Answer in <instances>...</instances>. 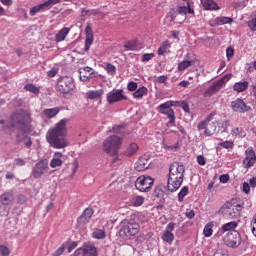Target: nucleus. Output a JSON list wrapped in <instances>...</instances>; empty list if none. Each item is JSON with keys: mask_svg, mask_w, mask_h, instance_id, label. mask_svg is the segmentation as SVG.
<instances>
[{"mask_svg": "<svg viewBox=\"0 0 256 256\" xmlns=\"http://www.w3.org/2000/svg\"><path fill=\"white\" fill-rule=\"evenodd\" d=\"M68 123L69 119L64 118L46 133V141L53 149H65V147L69 146V141L66 138Z\"/></svg>", "mask_w": 256, "mask_h": 256, "instance_id": "obj_1", "label": "nucleus"}, {"mask_svg": "<svg viewBox=\"0 0 256 256\" xmlns=\"http://www.w3.org/2000/svg\"><path fill=\"white\" fill-rule=\"evenodd\" d=\"M183 179H185V166L177 162L171 164L167 184L168 191L175 193L183 185Z\"/></svg>", "mask_w": 256, "mask_h": 256, "instance_id": "obj_2", "label": "nucleus"}, {"mask_svg": "<svg viewBox=\"0 0 256 256\" xmlns=\"http://www.w3.org/2000/svg\"><path fill=\"white\" fill-rule=\"evenodd\" d=\"M29 119V113L25 110H19L18 112L13 113L10 117L9 123L7 124L8 131H10V133H12L14 129H18V131H25Z\"/></svg>", "mask_w": 256, "mask_h": 256, "instance_id": "obj_3", "label": "nucleus"}, {"mask_svg": "<svg viewBox=\"0 0 256 256\" xmlns=\"http://www.w3.org/2000/svg\"><path fill=\"white\" fill-rule=\"evenodd\" d=\"M121 145H123V139L117 135H111L105 139L103 151L108 155L115 156L119 153Z\"/></svg>", "mask_w": 256, "mask_h": 256, "instance_id": "obj_4", "label": "nucleus"}, {"mask_svg": "<svg viewBox=\"0 0 256 256\" xmlns=\"http://www.w3.org/2000/svg\"><path fill=\"white\" fill-rule=\"evenodd\" d=\"M120 225V235L121 237H126V239H131V237H135V235L139 234V231L141 229L139 223L132 220H123Z\"/></svg>", "mask_w": 256, "mask_h": 256, "instance_id": "obj_5", "label": "nucleus"}, {"mask_svg": "<svg viewBox=\"0 0 256 256\" xmlns=\"http://www.w3.org/2000/svg\"><path fill=\"white\" fill-rule=\"evenodd\" d=\"M56 89L62 95H69L75 91V80L73 77L64 76L58 78Z\"/></svg>", "mask_w": 256, "mask_h": 256, "instance_id": "obj_6", "label": "nucleus"}, {"mask_svg": "<svg viewBox=\"0 0 256 256\" xmlns=\"http://www.w3.org/2000/svg\"><path fill=\"white\" fill-rule=\"evenodd\" d=\"M241 205L226 202L219 210L221 215H224L227 219H238L241 217Z\"/></svg>", "mask_w": 256, "mask_h": 256, "instance_id": "obj_7", "label": "nucleus"}, {"mask_svg": "<svg viewBox=\"0 0 256 256\" xmlns=\"http://www.w3.org/2000/svg\"><path fill=\"white\" fill-rule=\"evenodd\" d=\"M176 103L173 100L166 101L157 107L161 115H166L169 119L168 125H175V111L171 107H175Z\"/></svg>", "mask_w": 256, "mask_h": 256, "instance_id": "obj_8", "label": "nucleus"}, {"mask_svg": "<svg viewBox=\"0 0 256 256\" xmlns=\"http://www.w3.org/2000/svg\"><path fill=\"white\" fill-rule=\"evenodd\" d=\"M153 185H155V179L147 175H141L135 181V187L140 193H149Z\"/></svg>", "mask_w": 256, "mask_h": 256, "instance_id": "obj_9", "label": "nucleus"}, {"mask_svg": "<svg viewBox=\"0 0 256 256\" xmlns=\"http://www.w3.org/2000/svg\"><path fill=\"white\" fill-rule=\"evenodd\" d=\"M48 170L49 161L47 159H42L34 165L31 175L34 179H41V177H43Z\"/></svg>", "mask_w": 256, "mask_h": 256, "instance_id": "obj_10", "label": "nucleus"}, {"mask_svg": "<svg viewBox=\"0 0 256 256\" xmlns=\"http://www.w3.org/2000/svg\"><path fill=\"white\" fill-rule=\"evenodd\" d=\"M106 99L110 105H113L119 101H127V96H125L123 89H113L107 94Z\"/></svg>", "mask_w": 256, "mask_h": 256, "instance_id": "obj_11", "label": "nucleus"}, {"mask_svg": "<svg viewBox=\"0 0 256 256\" xmlns=\"http://www.w3.org/2000/svg\"><path fill=\"white\" fill-rule=\"evenodd\" d=\"M256 163V154L253 147H249L245 151V158L243 159L242 165L244 169H251V167H255Z\"/></svg>", "mask_w": 256, "mask_h": 256, "instance_id": "obj_12", "label": "nucleus"}, {"mask_svg": "<svg viewBox=\"0 0 256 256\" xmlns=\"http://www.w3.org/2000/svg\"><path fill=\"white\" fill-rule=\"evenodd\" d=\"M227 81V77L224 76L220 78L219 80L215 81L205 92L204 97H213L215 93H219L221 91V88L223 87V84H225Z\"/></svg>", "mask_w": 256, "mask_h": 256, "instance_id": "obj_13", "label": "nucleus"}, {"mask_svg": "<svg viewBox=\"0 0 256 256\" xmlns=\"http://www.w3.org/2000/svg\"><path fill=\"white\" fill-rule=\"evenodd\" d=\"M173 231H175V222H170L166 226L161 236V239L164 241V243L171 245L173 241H175V234H173Z\"/></svg>", "mask_w": 256, "mask_h": 256, "instance_id": "obj_14", "label": "nucleus"}, {"mask_svg": "<svg viewBox=\"0 0 256 256\" xmlns=\"http://www.w3.org/2000/svg\"><path fill=\"white\" fill-rule=\"evenodd\" d=\"M224 243L227 247H232V249H237L241 245V235L238 232L228 233L224 238Z\"/></svg>", "mask_w": 256, "mask_h": 256, "instance_id": "obj_15", "label": "nucleus"}, {"mask_svg": "<svg viewBox=\"0 0 256 256\" xmlns=\"http://www.w3.org/2000/svg\"><path fill=\"white\" fill-rule=\"evenodd\" d=\"M97 247L93 245H85L76 249L74 256H98Z\"/></svg>", "mask_w": 256, "mask_h": 256, "instance_id": "obj_16", "label": "nucleus"}, {"mask_svg": "<svg viewBox=\"0 0 256 256\" xmlns=\"http://www.w3.org/2000/svg\"><path fill=\"white\" fill-rule=\"evenodd\" d=\"M151 165V157L147 154L140 156L139 160L135 164L136 171H147Z\"/></svg>", "mask_w": 256, "mask_h": 256, "instance_id": "obj_17", "label": "nucleus"}, {"mask_svg": "<svg viewBox=\"0 0 256 256\" xmlns=\"http://www.w3.org/2000/svg\"><path fill=\"white\" fill-rule=\"evenodd\" d=\"M231 107L233 111H235L236 113H247V111L251 110V107L247 106L245 101H243V99L241 98H238L235 101H233L231 103Z\"/></svg>", "mask_w": 256, "mask_h": 256, "instance_id": "obj_18", "label": "nucleus"}, {"mask_svg": "<svg viewBox=\"0 0 256 256\" xmlns=\"http://www.w3.org/2000/svg\"><path fill=\"white\" fill-rule=\"evenodd\" d=\"M139 152V144L132 142L125 146L122 151V155L124 157H135V155Z\"/></svg>", "mask_w": 256, "mask_h": 256, "instance_id": "obj_19", "label": "nucleus"}, {"mask_svg": "<svg viewBox=\"0 0 256 256\" xmlns=\"http://www.w3.org/2000/svg\"><path fill=\"white\" fill-rule=\"evenodd\" d=\"M15 201V194L13 191H6L0 195V203L5 206L13 205Z\"/></svg>", "mask_w": 256, "mask_h": 256, "instance_id": "obj_20", "label": "nucleus"}, {"mask_svg": "<svg viewBox=\"0 0 256 256\" xmlns=\"http://www.w3.org/2000/svg\"><path fill=\"white\" fill-rule=\"evenodd\" d=\"M93 213L94 211L92 208H86L78 218V225H86V223H89L91 217H93Z\"/></svg>", "mask_w": 256, "mask_h": 256, "instance_id": "obj_21", "label": "nucleus"}, {"mask_svg": "<svg viewBox=\"0 0 256 256\" xmlns=\"http://www.w3.org/2000/svg\"><path fill=\"white\" fill-rule=\"evenodd\" d=\"M93 68L86 66L79 69V78L80 81H83V83H86V81H90L91 75H93Z\"/></svg>", "mask_w": 256, "mask_h": 256, "instance_id": "obj_22", "label": "nucleus"}, {"mask_svg": "<svg viewBox=\"0 0 256 256\" xmlns=\"http://www.w3.org/2000/svg\"><path fill=\"white\" fill-rule=\"evenodd\" d=\"M62 166H63V153L55 152L52 160L50 161V167L51 169H56V167H62Z\"/></svg>", "mask_w": 256, "mask_h": 256, "instance_id": "obj_23", "label": "nucleus"}, {"mask_svg": "<svg viewBox=\"0 0 256 256\" xmlns=\"http://www.w3.org/2000/svg\"><path fill=\"white\" fill-rule=\"evenodd\" d=\"M85 33H86V40H85V47L84 50L85 51H89V49H91V45H93V29L91 28V26H87L85 28Z\"/></svg>", "mask_w": 256, "mask_h": 256, "instance_id": "obj_24", "label": "nucleus"}, {"mask_svg": "<svg viewBox=\"0 0 256 256\" xmlns=\"http://www.w3.org/2000/svg\"><path fill=\"white\" fill-rule=\"evenodd\" d=\"M71 31V28L64 27L55 36L56 43H61L67 39V36L69 35Z\"/></svg>", "mask_w": 256, "mask_h": 256, "instance_id": "obj_25", "label": "nucleus"}, {"mask_svg": "<svg viewBox=\"0 0 256 256\" xmlns=\"http://www.w3.org/2000/svg\"><path fill=\"white\" fill-rule=\"evenodd\" d=\"M57 3H61V0H47L46 2L42 4H38V8L41 12L49 11L53 5H57Z\"/></svg>", "mask_w": 256, "mask_h": 256, "instance_id": "obj_26", "label": "nucleus"}, {"mask_svg": "<svg viewBox=\"0 0 256 256\" xmlns=\"http://www.w3.org/2000/svg\"><path fill=\"white\" fill-rule=\"evenodd\" d=\"M249 89V82L244 81V82H236L233 85V91H236V93H243Z\"/></svg>", "mask_w": 256, "mask_h": 256, "instance_id": "obj_27", "label": "nucleus"}, {"mask_svg": "<svg viewBox=\"0 0 256 256\" xmlns=\"http://www.w3.org/2000/svg\"><path fill=\"white\" fill-rule=\"evenodd\" d=\"M202 5L206 11H219V5L213 0H204Z\"/></svg>", "mask_w": 256, "mask_h": 256, "instance_id": "obj_28", "label": "nucleus"}, {"mask_svg": "<svg viewBox=\"0 0 256 256\" xmlns=\"http://www.w3.org/2000/svg\"><path fill=\"white\" fill-rule=\"evenodd\" d=\"M178 15H187L189 13L190 15H195V10L191 8V5L187 3V6H178L176 8Z\"/></svg>", "mask_w": 256, "mask_h": 256, "instance_id": "obj_29", "label": "nucleus"}, {"mask_svg": "<svg viewBox=\"0 0 256 256\" xmlns=\"http://www.w3.org/2000/svg\"><path fill=\"white\" fill-rule=\"evenodd\" d=\"M148 93H149V90L147 89V87L142 86L136 89L132 95L134 99H143L145 95H147Z\"/></svg>", "mask_w": 256, "mask_h": 256, "instance_id": "obj_30", "label": "nucleus"}, {"mask_svg": "<svg viewBox=\"0 0 256 256\" xmlns=\"http://www.w3.org/2000/svg\"><path fill=\"white\" fill-rule=\"evenodd\" d=\"M103 93H105V91L103 89H99V90H91L89 92H87V97L88 99H101V97L103 96Z\"/></svg>", "mask_w": 256, "mask_h": 256, "instance_id": "obj_31", "label": "nucleus"}, {"mask_svg": "<svg viewBox=\"0 0 256 256\" xmlns=\"http://www.w3.org/2000/svg\"><path fill=\"white\" fill-rule=\"evenodd\" d=\"M59 111H61V109H59V107L45 109V110H44V115H45V117H47L48 119H53V117H56V116H57V114L59 113Z\"/></svg>", "mask_w": 256, "mask_h": 256, "instance_id": "obj_32", "label": "nucleus"}, {"mask_svg": "<svg viewBox=\"0 0 256 256\" xmlns=\"http://www.w3.org/2000/svg\"><path fill=\"white\" fill-rule=\"evenodd\" d=\"M169 49H171V43L169 42V40H165L161 43L158 49V55H165V53H167Z\"/></svg>", "mask_w": 256, "mask_h": 256, "instance_id": "obj_33", "label": "nucleus"}, {"mask_svg": "<svg viewBox=\"0 0 256 256\" xmlns=\"http://www.w3.org/2000/svg\"><path fill=\"white\" fill-rule=\"evenodd\" d=\"M216 25H227L233 23V18L227 16H220L215 19Z\"/></svg>", "mask_w": 256, "mask_h": 256, "instance_id": "obj_34", "label": "nucleus"}, {"mask_svg": "<svg viewBox=\"0 0 256 256\" xmlns=\"http://www.w3.org/2000/svg\"><path fill=\"white\" fill-rule=\"evenodd\" d=\"M23 135L24 136H23L22 140L19 138V134L16 135V137H17L16 143L19 145V143H21V141H23V143L26 147H31V145H33V141L31 140V137H29L25 134H23Z\"/></svg>", "mask_w": 256, "mask_h": 256, "instance_id": "obj_35", "label": "nucleus"}, {"mask_svg": "<svg viewBox=\"0 0 256 256\" xmlns=\"http://www.w3.org/2000/svg\"><path fill=\"white\" fill-rule=\"evenodd\" d=\"M235 229H237V222L236 221L228 222V223L222 225V231L224 233L227 232V231H235Z\"/></svg>", "mask_w": 256, "mask_h": 256, "instance_id": "obj_36", "label": "nucleus"}, {"mask_svg": "<svg viewBox=\"0 0 256 256\" xmlns=\"http://www.w3.org/2000/svg\"><path fill=\"white\" fill-rule=\"evenodd\" d=\"M92 237L94 239H105L107 237V234L105 233V230L96 228L92 233Z\"/></svg>", "mask_w": 256, "mask_h": 256, "instance_id": "obj_37", "label": "nucleus"}, {"mask_svg": "<svg viewBox=\"0 0 256 256\" xmlns=\"http://www.w3.org/2000/svg\"><path fill=\"white\" fill-rule=\"evenodd\" d=\"M211 119H213V114H209L205 120L201 121L199 124H198V131H201L203 129H205L207 127V125H209Z\"/></svg>", "mask_w": 256, "mask_h": 256, "instance_id": "obj_38", "label": "nucleus"}, {"mask_svg": "<svg viewBox=\"0 0 256 256\" xmlns=\"http://www.w3.org/2000/svg\"><path fill=\"white\" fill-rule=\"evenodd\" d=\"M187 195H189V187L188 186H184V187H182V189L178 193V201H179V203H182L183 199H185V197H187Z\"/></svg>", "mask_w": 256, "mask_h": 256, "instance_id": "obj_39", "label": "nucleus"}, {"mask_svg": "<svg viewBox=\"0 0 256 256\" xmlns=\"http://www.w3.org/2000/svg\"><path fill=\"white\" fill-rule=\"evenodd\" d=\"M205 237H211L213 235V222H208L203 230Z\"/></svg>", "mask_w": 256, "mask_h": 256, "instance_id": "obj_40", "label": "nucleus"}, {"mask_svg": "<svg viewBox=\"0 0 256 256\" xmlns=\"http://www.w3.org/2000/svg\"><path fill=\"white\" fill-rule=\"evenodd\" d=\"M175 107H181L185 113H190L191 109L189 108V104L185 101H174Z\"/></svg>", "mask_w": 256, "mask_h": 256, "instance_id": "obj_41", "label": "nucleus"}, {"mask_svg": "<svg viewBox=\"0 0 256 256\" xmlns=\"http://www.w3.org/2000/svg\"><path fill=\"white\" fill-rule=\"evenodd\" d=\"M193 65V61L184 60L178 64V71H185V69L191 67Z\"/></svg>", "mask_w": 256, "mask_h": 256, "instance_id": "obj_42", "label": "nucleus"}, {"mask_svg": "<svg viewBox=\"0 0 256 256\" xmlns=\"http://www.w3.org/2000/svg\"><path fill=\"white\" fill-rule=\"evenodd\" d=\"M125 51H135L137 49V42L135 40L128 41L124 45Z\"/></svg>", "mask_w": 256, "mask_h": 256, "instance_id": "obj_43", "label": "nucleus"}, {"mask_svg": "<svg viewBox=\"0 0 256 256\" xmlns=\"http://www.w3.org/2000/svg\"><path fill=\"white\" fill-rule=\"evenodd\" d=\"M132 203H133L134 207H141V205H143L145 203V197H143V196H136L133 199Z\"/></svg>", "mask_w": 256, "mask_h": 256, "instance_id": "obj_44", "label": "nucleus"}, {"mask_svg": "<svg viewBox=\"0 0 256 256\" xmlns=\"http://www.w3.org/2000/svg\"><path fill=\"white\" fill-rule=\"evenodd\" d=\"M24 89H26V91H29L30 93H33L34 95H38L39 93V89L37 88V86L29 83V84H26Z\"/></svg>", "mask_w": 256, "mask_h": 256, "instance_id": "obj_45", "label": "nucleus"}, {"mask_svg": "<svg viewBox=\"0 0 256 256\" xmlns=\"http://www.w3.org/2000/svg\"><path fill=\"white\" fill-rule=\"evenodd\" d=\"M99 10L97 9H93V10H83L82 11V15L83 17H85L86 15H88V17H91V16H96V15H99Z\"/></svg>", "mask_w": 256, "mask_h": 256, "instance_id": "obj_46", "label": "nucleus"}, {"mask_svg": "<svg viewBox=\"0 0 256 256\" xmlns=\"http://www.w3.org/2000/svg\"><path fill=\"white\" fill-rule=\"evenodd\" d=\"M0 255L2 256H10L11 250H9V247L5 245H0Z\"/></svg>", "mask_w": 256, "mask_h": 256, "instance_id": "obj_47", "label": "nucleus"}, {"mask_svg": "<svg viewBox=\"0 0 256 256\" xmlns=\"http://www.w3.org/2000/svg\"><path fill=\"white\" fill-rule=\"evenodd\" d=\"M163 187L161 186H157L155 189H154V196L157 197V199H160V197H163Z\"/></svg>", "mask_w": 256, "mask_h": 256, "instance_id": "obj_48", "label": "nucleus"}, {"mask_svg": "<svg viewBox=\"0 0 256 256\" xmlns=\"http://www.w3.org/2000/svg\"><path fill=\"white\" fill-rule=\"evenodd\" d=\"M14 165L16 167H25V165H27V161H25V159L22 158H16L14 160Z\"/></svg>", "mask_w": 256, "mask_h": 256, "instance_id": "obj_49", "label": "nucleus"}, {"mask_svg": "<svg viewBox=\"0 0 256 256\" xmlns=\"http://www.w3.org/2000/svg\"><path fill=\"white\" fill-rule=\"evenodd\" d=\"M106 71L108 75H115V73H117V69L113 64H107Z\"/></svg>", "mask_w": 256, "mask_h": 256, "instance_id": "obj_50", "label": "nucleus"}, {"mask_svg": "<svg viewBox=\"0 0 256 256\" xmlns=\"http://www.w3.org/2000/svg\"><path fill=\"white\" fill-rule=\"evenodd\" d=\"M234 143L232 141H224L220 143V147H223L224 149H233Z\"/></svg>", "mask_w": 256, "mask_h": 256, "instance_id": "obj_51", "label": "nucleus"}, {"mask_svg": "<svg viewBox=\"0 0 256 256\" xmlns=\"http://www.w3.org/2000/svg\"><path fill=\"white\" fill-rule=\"evenodd\" d=\"M137 87H138V84H137V82H135V81H130V82L128 83V85H127V89H128V91H130V92H135L136 89H137Z\"/></svg>", "mask_w": 256, "mask_h": 256, "instance_id": "obj_52", "label": "nucleus"}, {"mask_svg": "<svg viewBox=\"0 0 256 256\" xmlns=\"http://www.w3.org/2000/svg\"><path fill=\"white\" fill-rule=\"evenodd\" d=\"M233 55H235V50L232 47H228L226 49V57L228 61H231V59H233Z\"/></svg>", "mask_w": 256, "mask_h": 256, "instance_id": "obj_53", "label": "nucleus"}, {"mask_svg": "<svg viewBox=\"0 0 256 256\" xmlns=\"http://www.w3.org/2000/svg\"><path fill=\"white\" fill-rule=\"evenodd\" d=\"M153 57H155L154 53H146L142 56V61L144 63H146L147 61H151V59H153Z\"/></svg>", "mask_w": 256, "mask_h": 256, "instance_id": "obj_54", "label": "nucleus"}, {"mask_svg": "<svg viewBox=\"0 0 256 256\" xmlns=\"http://www.w3.org/2000/svg\"><path fill=\"white\" fill-rule=\"evenodd\" d=\"M62 253H65V244H62V245L53 253V256H61Z\"/></svg>", "mask_w": 256, "mask_h": 256, "instance_id": "obj_55", "label": "nucleus"}, {"mask_svg": "<svg viewBox=\"0 0 256 256\" xmlns=\"http://www.w3.org/2000/svg\"><path fill=\"white\" fill-rule=\"evenodd\" d=\"M37 13H41V10L38 5L32 7L30 10L31 17H35L37 15Z\"/></svg>", "mask_w": 256, "mask_h": 256, "instance_id": "obj_56", "label": "nucleus"}, {"mask_svg": "<svg viewBox=\"0 0 256 256\" xmlns=\"http://www.w3.org/2000/svg\"><path fill=\"white\" fill-rule=\"evenodd\" d=\"M17 203H19L20 205H24V203H27V197L23 194L18 195Z\"/></svg>", "mask_w": 256, "mask_h": 256, "instance_id": "obj_57", "label": "nucleus"}, {"mask_svg": "<svg viewBox=\"0 0 256 256\" xmlns=\"http://www.w3.org/2000/svg\"><path fill=\"white\" fill-rule=\"evenodd\" d=\"M178 14L179 13L177 12V10L171 9L169 12L170 21H175V19H177Z\"/></svg>", "mask_w": 256, "mask_h": 256, "instance_id": "obj_58", "label": "nucleus"}, {"mask_svg": "<svg viewBox=\"0 0 256 256\" xmlns=\"http://www.w3.org/2000/svg\"><path fill=\"white\" fill-rule=\"evenodd\" d=\"M242 191L246 194L251 193V186L249 185V183L244 182L242 185Z\"/></svg>", "mask_w": 256, "mask_h": 256, "instance_id": "obj_59", "label": "nucleus"}, {"mask_svg": "<svg viewBox=\"0 0 256 256\" xmlns=\"http://www.w3.org/2000/svg\"><path fill=\"white\" fill-rule=\"evenodd\" d=\"M213 256H229V252L223 249L217 250Z\"/></svg>", "mask_w": 256, "mask_h": 256, "instance_id": "obj_60", "label": "nucleus"}, {"mask_svg": "<svg viewBox=\"0 0 256 256\" xmlns=\"http://www.w3.org/2000/svg\"><path fill=\"white\" fill-rule=\"evenodd\" d=\"M197 163H198V165H201L202 167L205 166V164L207 163V161H205V156H203V155L197 156Z\"/></svg>", "mask_w": 256, "mask_h": 256, "instance_id": "obj_61", "label": "nucleus"}, {"mask_svg": "<svg viewBox=\"0 0 256 256\" xmlns=\"http://www.w3.org/2000/svg\"><path fill=\"white\" fill-rule=\"evenodd\" d=\"M169 151H179L181 149V144L177 142L174 145L168 146Z\"/></svg>", "mask_w": 256, "mask_h": 256, "instance_id": "obj_62", "label": "nucleus"}, {"mask_svg": "<svg viewBox=\"0 0 256 256\" xmlns=\"http://www.w3.org/2000/svg\"><path fill=\"white\" fill-rule=\"evenodd\" d=\"M248 27L252 30V31H256V18H252L251 21L248 24Z\"/></svg>", "mask_w": 256, "mask_h": 256, "instance_id": "obj_63", "label": "nucleus"}, {"mask_svg": "<svg viewBox=\"0 0 256 256\" xmlns=\"http://www.w3.org/2000/svg\"><path fill=\"white\" fill-rule=\"evenodd\" d=\"M220 183H227L229 181V174H223L219 178Z\"/></svg>", "mask_w": 256, "mask_h": 256, "instance_id": "obj_64", "label": "nucleus"}]
</instances>
